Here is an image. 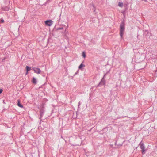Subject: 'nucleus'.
Returning <instances> with one entry per match:
<instances>
[{
  "label": "nucleus",
  "mask_w": 157,
  "mask_h": 157,
  "mask_svg": "<svg viewBox=\"0 0 157 157\" xmlns=\"http://www.w3.org/2000/svg\"><path fill=\"white\" fill-rule=\"evenodd\" d=\"M26 71H29L30 70H31V68L30 67H29L28 66H27L26 67Z\"/></svg>",
  "instance_id": "obj_10"
},
{
  "label": "nucleus",
  "mask_w": 157,
  "mask_h": 157,
  "mask_svg": "<svg viewBox=\"0 0 157 157\" xmlns=\"http://www.w3.org/2000/svg\"><path fill=\"white\" fill-rule=\"evenodd\" d=\"M28 73V71H27L26 73V75H27Z\"/></svg>",
  "instance_id": "obj_14"
},
{
  "label": "nucleus",
  "mask_w": 157,
  "mask_h": 157,
  "mask_svg": "<svg viewBox=\"0 0 157 157\" xmlns=\"http://www.w3.org/2000/svg\"><path fill=\"white\" fill-rule=\"evenodd\" d=\"M123 5V3H121L120 2H119L118 3V6H120L121 7H122Z\"/></svg>",
  "instance_id": "obj_8"
},
{
  "label": "nucleus",
  "mask_w": 157,
  "mask_h": 157,
  "mask_svg": "<svg viewBox=\"0 0 157 157\" xmlns=\"http://www.w3.org/2000/svg\"><path fill=\"white\" fill-rule=\"evenodd\" d=\"M63 29V27L59 28L57 29V30H61V29Z\"/></svg>",
  "instance_id": "obj_12"
},
{
  "label": "nucleus",
  "mask_w": 157,
  "mask_h": 157,
  "mask_svg": "<svg viewBox=\"0 0 157 157\" xmlns=\"http://www.w3.org/2000/svg\"><path fill=\"white\" fill-rule=\"evenodd\" d=\"M17 101V105H18V106H19V107H20V108H23V106L21 104V103H20V101L19 100H18Z\"/></svg>",
  "instance_id": "obj_5"
},
{
  "label": "nucleus",
  "mask_w": 157,
  "mask_h": 157,
  "mask_svg": "<svg viewBox=\"0 0 157 157\" xmlns=\"http://www.w3.org/2000/svg\"><path fill=\"white\" fill-rule=\"evenodd\" d=\"M32 82L34 84H36L37 83V80L34 77H33L32 80Z\"/></svg>",
  "instance_id": "obj_6"
},
{
  "label": "nucleus",
  "mask_w": 157,
  "mask_h": 157,
  "mask_svg": "<svg viewBox=\"0 0 157 157\" xmlns=\"http://www.w3.org/2000/svg\"><path fill=\"white\" fill-rule=\"evenodd\" d=\"M46 25L51 26L53 24V21L51 20H48L44 21Z\"/></svg>",
  "instance_id": "obj_2"
},
{
  "label": "nucleus",
  "mask_w": 157,
  "mask_h": 157,
  "mask_svg": "<svg viewBox=\"0 0 157 157\" xmlns=\"http://www.w3.org/2000/svg\"><path fill=\"white\" fill-rule=\"evenodd\" d=\"M140 148L141 149H142V153H144L145 151V148L144 147V146L143 144H142L141 145Z\"/></svg>",
  "instance_id": "obj_4"
},
{
  "label": "nucleus",
  "mask_w": 157,
  "mask_h": 157,
  "mask_svg": "<svg viewBox=\"0 0 157 157\" xmlns=\"http://www.w3.org/2000/svg\"><path fill=\"white\" fill-rule=\"evenodd\" d=\"M0 21L2 23H3L4 21L3 19H2L0 20Z\"/></svg>",
  "instance_id": "obj_11"
},
{
  "label": "nucleus",
  "mask_w": 157,
  "mask_h": 157,
  "mask_svg": "<svg viewBox=\"0 0 157 157\" xmlns=\"http://www.w3.org/2000/svg\"><path fill=\"white\" fill-rule=\"evenodd\" d=\"M82 56H83V58H85L86 57V55L85 53L84 52H83L82 53Z\"/></svg>",
  "instance_id": "obj_9"
},
{
  "label": "nucleus",
  "mask_w": 157,
  "mask_h": 157,
  "mask_svg": "<svg viewBox=\"0 0 157 157\" xmlns=\"http://www.w3.org/2000/svg\"><path fill=\"white\" fill-rule=\"evenodd\" d=\"M3 91V90L2 89H0V94L2 93Z\"/></svg>",
  "instance_id": "obj_13"
},
{
  "label": "nucleus",
  "mask_w": 157,
  "mask_h": 157,
  "mask_svg": "<svg viewBox=\"0 0 157 157\" xmlns=\"http://www.w3.org/2000/svg\"><path fill=\"white\" fill-rule=\"evenodd\" d=\"M33 69L34 70L35 73L37 74H40V73L41 70L39 68L34 67L33 68Z\"/></svg>",
  "instance_id": "obj_3"
},
{
  "label": "nucleus",
  "mask_w": 157,
  "mask_h": 157,
  "mask_svg": "<svg viewBox=\"0 0 157 157\" xmlns=\"http://www.w3.org/2000/svg\"><path fill=\"white\" fill-rule=\"evenodd\" d=\"M120 34L121 38L123 37L125 29L124 24V23H122L120 25Z\"/></svg>",
  "instance_id": "obj_1"
},
{
  "label": "nucleus",
  "mask_w": 157,
  "mask_h": 157,
  "mask_svg": "<svg viewBox=\"0 0 157 157\" xmlns=\"http://www.w3.org/2000/svg\"><path fill=\"white\" fill-rule=\"evenodd\" d=\"M85 67V65L82 63L79 66L78 68L79 69L82 70V68L84 67Z\"/></svg>",
  "instance_id": "obj_7"
}]
</instances>
